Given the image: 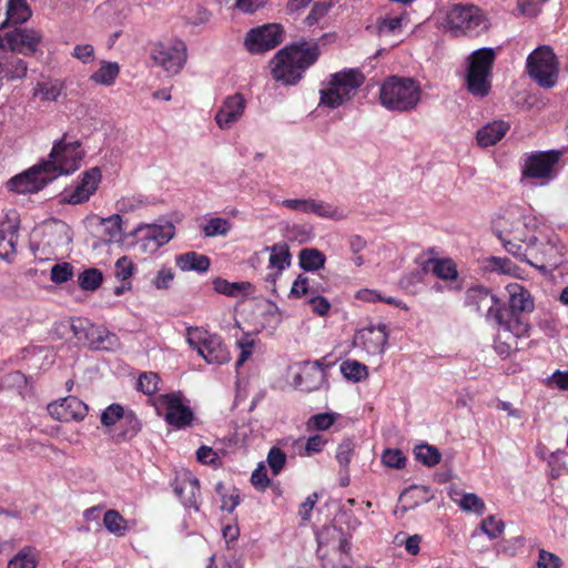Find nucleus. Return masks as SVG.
I'll return each instance as SVG.
<instances>
[{
    "mask_svg": "<svg viewBox=\"0 0 568 568\" xmlns=\"http://www.w3.org/2000/svg\"><path fill=\"white\" fill-rule=\"evenodd\" d=\"M42 39V33L32 28H14L6 32L7 50L22 55L36 54Z\"/></svg>",
    "mask_w": 568,
    "mask_h": 568,
    "instance_id": "2eb2a0df",
    "label": "nucleus"
},
{
    "mask_svg": "<svg viewBox=\"0 0 568 568\" xmlns=\"http://www.w3.org/2000/svg\"><path fill=\"white\" fill-rule=\"evenodd\" d=\"M148 201L142 195L124 196L116 202L118 210L122 213H131L144 207Z\"/></svg>",
    "mask_w": 568,
    "mask_h": 568,
    "instance_id": "052dcab7",
    "label": "nucleus"
},
{
    "mask_svg": "<svg viewBox=\"0 0 568 568\" xmlns=\"http://www.w3.org/2000/svg\"><path fill=\"white\" fill-rule=\"evenodd\" d=\"M364 79L357 69H344L329 74L320 90V104L337 109L355 97Z\"/></svg>",
    "mask_w": 568,
    "mask_h": 568,
    "instance_id": "7ed1b4c3",
    "label": "nucleus"
},
{
    "mask_svg": "<svg viewBox=\"0 0 568 568\" xmlns=\"http://www.w3.org/2000/svg\"><path fill=\"white\" fill-rule=\"evenodd\" d=\"M51 181H53L52 178L42 169V164L40 163L24 173L13 176L9 181V186L17 193H36Z\"/></svg>",
    "mask_w": 568,
    "mask_h": 568,
    "instance_id": "412c9836",
    "label": "nucleus"
},
{
    "mask_svg": "<svg viewBox=\"0 0 568 568\" xmlns=\"http://www.w3.org/2000/svg\"><path fill=\"white\" fill-rule=\"evenodd\" d=\"M103 525L110 534L116 537H123L130 530L129 520L114 509L104 513Z\"/></svg>",
    "mask_w": 568,
    "mask_h": 568,
    "instance_id": "e433bc0d",
    "label": "nucleus"
},
{
    "mask_svg": "<svg viewBox=\"0 0 568 568\" xmlns=\"http://www.w3.org/2000/svg\"><path fill=\"white\" fill-rule=\"evenodd\" d=\"M384 466L394 469H403L406 466L407 458L400 449L387 448L381 456Z\"/></svg>",
    "mask_w": 568,
    "mask_h": 568,
    "instance_id": "603ef678",
    "label": "nucleus"
},
{
    "mask_svg": "<svg viewBox=\"0 0 568 568\" xmlns=\"http://www.w3.org/2000/svg\"><path fill=\"white\" fill-rule=\"evenodd\" d=\"M565 453L562 450H557L549 454L547 462L549 467V476L551 478H558L565 470V462H564Z\"/></svg>",
    "mask_w": 568,
    "mask_h": 568,
    "instance_id": "338daca9",
    "label": "nucleus"
},
{
    "mask_svg": "<svg viewBox=\"0 0 568 568\" xmlns=\"http://www.w3.org/2000/svg\"><path fill=\"white\" fill-rule=\"evenodd\" d=\"M414 453L416 459L428 467L437 465L442 457L439 450L435 446L428 444L417 445Z\"/></svg>",
    "mask_w": 568,
    "mask_h": 568,
    "instance_id": "a18cd8bd",
    "label": "nucleus"
},
{
    "mask_svg": "<svg viewBox=\"0 0 568 568\" xmlns=\"http://www.w3.org/2000/svg\"><path fill=\"white\" fill-rule=\"evenodd\" d=\"M89 407L75 396H67L48 405L49 414L60 422H81L88 415Z\"/></svg>",
    "mask_w": 568,
    "mask_h": 568,
    "instance_id": "aec40b11",
    "label": "nucleus"
},
{
    "mask_svg": "<svg viewBox=\"0 0 568 568\" xmlns=\"http://www.w3.org/2000/svg\"><path fill=\"white\" fill-rule=\"evenodd\" d=\"M251 484L261 491H265L270 487L271 480L267 476V469L263 462L258 463L251 475Z\"/></svg>",
    "mask_w": 568,
    "mask_h": 568,
    "instance_id": "e2e57ef3",
    "label": "nucleus"
},
{
    "mask_svg": "<svg viewBox=\"0 0 568 568\" xmlns=\"http://www.w3.org/2000/svg\"><path fill=\"white\" fill-rule=\"evenodd\" d=\"M73 336L81 343L94 349H112L118 345V337L105 327L95 325L87 318H75L71 322Z\"/></svg>",
    "mask_w": 568,
    "mask_h": 568,
    "instance_id": "ddd939ff",
    "label": "nucleus"
},
{
    "mask_svg": "<svg viewBox=\"0 0 568 568\" xmlns=\"http://www.w3.org/2000/svg\"><path fill=\"white\" fill-rule=\"evenodd\" d=\"M486 271L497 272L500 274H513L516 266L507 257L490 256L486 258L485 265Z\"/></svg>",
    "mask_w": 568,
    "mask_h": 568,
    "instance_id": "864d4df0",
    "label": "nucleus"
},
{
    "mask_svg": "<svg viewBox=\"0 0 568 568\" xmlns=\"http://www.w3.org/2000/svg\"><path fill=\"white\" fill-rule=\"evenodd\" d=\"M559 152L537 151L526 155L521 165V181L534 180L536 186L549 184L556 176Z\"/></svg>",
    "mask_w": 568,
    "mask_h": 568,
    "instance_id": "1a4fd4ad",
    "label": "nucleus"
},
{
    "mask_svg": "<svg viewBox=\"0 0 568 568\" xmlns=\"http://www.w3.org/2000/svg\"><path fill=\"white\" fill-rule=\"evenodd\" d=\"M443 28L453 36H478L488 29L484 11L470 3H457L447 9L442 21Z\"/></svg>",
    "mask_w": 568,
    "mask_h": 568,
    "instance_id": "20e7f679",
    "label": "nucleus"
},
{
    "mask_svg": "<svg viewBox=\"0 0 568 568\" xmlns=\"http://www.w3.org/2000/svg\"><path fill=\"white\" fill-rule=\"evenodd\" d=\"M264 251L270 253L267 268L272 271L266 275L265 280L274 284L283 271L291 265L290 248L285 243H276L272 246H266Z\"/></svg>",
    "mask_w": 568,
    "mask_h": 568,
    "instance_id": "393cba45",
    "label": "nucleus"
},
{
    "mask_svg": "<svg viewBox=\"0 0 568 568\" xmlns=\"http://www.w3.org/2000/svg\"><path fill=\"white\" fill-rule=\"evenodd\" d=\"M73 276V267L67 262L57 263L51 267L50 280L55 284L68 282Z\"/></svg>",
    "mask_w": 568,
    "mask_h": 568,
    "instance_id": "680f3d73",
    "label": "nucleus"
},
{
    "mask_svg": "<svg viewBox=\"0 0 568 568\" xmlns=\"http://www.w3.org/2000/svg\"><path fill=\"white\" fill-rule=\"evenodd\" d=\"M100 232L105 242H121L123 235L122 217L119 214H113L109 217L101 219Z\"/></svg>",
    "mask_w": 568,
    "mask_h": 568,
    "instance_id": "473e14b6",
    "label": "nucleus"
},
{
    "mask_svg": "<svg viewBox=\"0 0 568 568\" xmlns=\"http://www.w3.org/2000/svg\"><path fill=\"white\" fill-rule=\"evenodd\" d=\"M7 18L0 24V29L11 24H22L31 17V9L26 0H9L7 4Z\"/></svg>",
    "mask_w": 568,
    "mask_h": 568,
    "instance_id": "c756f323",
    "label": "nucleus"
},
{
    "mask_svg": "<svg viewBox=\"0 0 568 568\" xmlns=\"http://www.w3.org/2000/svg\"><path fill=\"white\" fill-rule=\"evenodd\" d=\"M325 381V371L318 362H305L294 378V384L305 392L318 389Z\"/></svg>",
    "mask_w": 568,
    "mask_h": 568,
    "instance_id": "b1692460",
    "label": "nucleus"
},
{
    "mask_svg": "<svg viewBox=\"0 0 568 568\" xmlns=\"http://www.w3.org/2000/svg\"><path fill=\"white\" fill-rule=\"evenodd\" d=\"M247 100L244 94L235 92L223 98L216 109L214 122L222 131L231 130L245 114Z\"/></svg>",
    "mask_w": 568,
    "mask_h": 568,
    "instance_id": "4468645a",
    "label": "nucleus"
},
{
    "mask_svg": "<svg viewBox=\"0 0 568 568\" xmlns=\"http://www.w3.org/2000/svg\"><path fill=\"white\" fill-rule=\"evenodd\" d=\"M266 463L273 476H277L285 468L287 463V456L283 449L273 446L267 453Z\"/></svg>",
    "mask_w": 568,
    "mask_h": 568,
    "instance_id": "09e8293b",
    "label": "nucleus"
},
{
    "mask_svg": "<svg viewBox=\"0 0 568 568\" xmlns=\"http://www.w3.org/2000/svg\"><path fill=\"white\" fill-rule=\"evenodd\" d=\"M479 528L490 540H494L504 534L505 523L495 516H488L480 523Z\"/></svg>",
    "mask_w": 568,
    "mask_h": 568,
    "instance_id": "3c124183",
    "label": "nucleus"
},
{
    "mask_svg": "<svg viewBox=\"0 0 568 568\" xmlns=\"http://www.w3.org/2000/svg\"><path fill=\"white\" fill-rule=\"evenodd\" d=\"M28 62L14 53L6 54L0 59V80L18 81L27 77Z\"/></svg>",
    "mask_w": 568,
    "mask_h": 568,
    "instance_id": "c85d7f7f",
    "label": "nucleus"
},
{
    "mask_svg": "<svg viewBox=\"0 0 568 568\" xmlns=\"http://www.w3.org/2000/svg\"><path fill=\"white\" fill-rule=\"evenodd\" d=\"M313 215L332 221H342L347 217V212L341 206L316 199Z\"/></svg>",
    "mask_w": 568,
    "mask_h": 568,
    "instance_id": "ea45409f",
    "label": "nucleus"
},
{
    "mask_svg": "<svg viewBox=\"0 0 568 568\" xmlns=\"http://www.w3.org/2000/svg\"><path fill=\"white\" fill-rule=\"evenodd\" d=\"M185 338L190 347L211 365H223L231 361V354L222 338L203 327H187Z\"/></svg>",
    "mask_w": 568,
    "mask_h": 568,
    "instance_id": "0eeeda50",
    "label": "nucleus"
},
{
    "mask_svg": "<svg viewBox=\"0 0 568 568\" xmlns=\"http://www.w3.org/2000/svg\"><path fill=\"white\" fill-rule=\"evenodd\" d=\"M175 277V273L171 266L162 265L154 277L151 280V286L155 290H168Z\"/></svg>",
    "mask_w": 568,
    "mask_h": 568,
    "instance_id": "5fc2aeb1",
    "label": "nucleus"
},
{
    "mask_svg": "<svg viewBox=\"0 0 568 568\" xmlns=\"http://www.w3.org/2000/svg\"><path fill=\"white\" fill-rule=\"evenodd\" d=\"M123 430L120 434L124 439L134 437L141 430V422L131 409H126L122 418Z\"/></svg>",
    "mask_w": 568,
    "mask_h": 568,
    "instance_id": "6e6d98bb",
    "label": "nucleus"
},
{
    "mask_svg": "<svg viewBox=\"0 0 568 568\" xmlns=\"http://www.w3.org/2000/svg\"><path fill=\"white\" fill-rule=\"evenodd\" d=\"M62 92V84L58 81L38 83L33 95L44 101H57Z\"/></svg>",
    "mask_w": 568,
    "mask_h": 568,
    "instance_id": "de8ad7c7",
    "label": "nucleus"
},
{
    "mask_svg": "<svg viewBox=\"0 0 568 568\" xmlns=\"http://www.w3.org/2000/svg\"><path fill=\"white\" fill-rule=\"evenodd\" d=\"M432 272L440 280L453 281L458 276L456 263L452 258H429Z\"/></svg>",
    "mask_w": 568,
    "mask_h": 568,
    "instance_id": "58836bf2",
    "label": "nucleus"
},
{
    "mask_svg": "<svg viewBox=\"0 0 568 568\" xmlns=\"http://www.w3.org/2000/svg\"><path fill=\"white\" fill-rule=\"evenodd\" d=\"M509 295V305L514 311L526 312L534 307L532 300L527 290L518 283H510L506 286Z\"/></svg>",
    "mask_w": 568,
    "mask_h": 568,
    "instance_id": "2f4dec72",
    "label": "nucleus"
},
{
    "mask_svg": "<svg viewBox=\"0 0 568 568\" xmlns=\"http://www.w3.org/2000/svg\"><path fill=\"white\" fill-rule=\"evenodd\" d=\"M175 234L172 222L160 220L156 223H140L132 231L135 236V246L145 254H154L160 247L168 244Z\"/></svg>",
    "mask_w": 568,
    "mask_h": 568,
    "instance_id": "9b49d317",
    "label": "nucleus"
},
{
    "mask_svg": "<svg viewBox=\"0 0 568 568\" xmlns=\"http://www.w3.org/2000/svg\"><path fill=\"white\" fill-rule=\"evenodd\" d=\"M545 384L549 388L568 392V371L556 369L545 379Z\"/></svg>",
    "mask_w": 568,
    "mask_h": 568,
    "instance_id": "69168bd1",
    "label": "nucleus"
},
{
    "mask_svg": "<svg viewBox=\"0 0 568 568\" xmlns=\"http://www.w3.org/2000/svg\"><path fill=\"white\" fill-rule=\"evenodd\" d=\"M339 417L334 412L315 414L308 418L306 426L310 430H327Z\"/></svg>",
    "mask_w": 568,
    "mask_h": 568,
    "instance_id": "49530a36",
    "label": "nucleus"
},
{
    "mask_svg": "<svg viewBox=\"0 0 568 568\" xmlns=\"http://www.w3.org/2000/svg\"><path fill=\"white\" fill-rule=\"evenodd\" d=\"M176 266L183 272L195 271L205 273L210 267V258L196 252H187L175 257Z\"/></svg>",
    "mask_w": 568,
    "mask_h": 568,
    "instance_id": "7c9ffc66",
    "label": "nucleus"
},
{
    "mask_svg": "<svg viewBox=\"0 0 568 568\" xmlns=\"http://www.w3.org/2000/svg\"><path fill=\"white\" fill-rule=\"evenodd\" d=\"M326 256L323 252L314 247L302 248L298 254L301 268L306 272L322 270L325 265Z\"/></svg>",
    "mask_w": 568,
    "mask_h": 568,
    "instance_id": "72a5a7b5",
    "label": "nucleus"
},
{
    "mask_svg": "<svg viewBox=\"0 0 568 568\" xmlns=\"http://www.w3.org/2000/svg\"><path fill=\"white\" fill-rule=\"evenodd\" d=\"M510 130V123L504 120H494L483 125L476 133L477 144L489 148L501 141Z\"/></svg>",
    "mask_w": 568,
    "mask_h": 568,
    "instance_id": "bb28decb",
    "label": "nucleus"
},
{
    "mask_svg": "<svg viewBox=\"0 0 568 568\" xmlns=\"http://www.w3.org/2000/svg\"><path fill=\"white\" fill-rule=\"evenodd\" d=\"M495 320L498 325L495 349L499 355L507 357L516 346V338L519 335L520 324L515 318L504 321L500 312L498 311L496 312Z\"/></svg>",
    "mask_w": 568,
    "mask_h": 568,
    "instance_id": "4be33fe9",
    "label": "nucleus"
},
{
    "mask_svg": "<svg viewBox=\"0 0 568 568\" xmlns=\"http://www.w3.org/2000/svg\"><path fill=\"white\" fill-rule=\"evenodd\" d=\"M39 551L31 546L21 548L9 561L7 568H37Z\"/></svg>",
    "mask_w": 568,
    "mask_h": 568,
    "instance_id": "4c0bfd02",
    "label": "nucleus"
},
{
    "mask_svg": "<svg viewBox=\"0 0 568 568\" xmlns=\"http://www.w3.org/2000/svg\"><path fill=\"white\" fill-rule=\"evenodd\" d=\"M529 77L542 89H551L558 82L559 64L549 45L536 48L526 60Z\"/></svg>",
    "mask_w": 568,
    "mask_h": 568,
    "instance_id": "6e6552de",
    "label": "nucleus"
},
{
    "mask_svg": "<svg viewBox=\"0 0 568 568\" xmlns=\"http://www.w3.org/2000/svg\"><path fill=\"white\" fill-rule=\"evenodd\" d=\"M343 376L355 383L364 381L368 376V368L366 365L355 361L346 359L339 366Z\"/></svg>",
    "mask_w": 568,
    "mask_h": 568,
    "instance_id": "37998d69",
    "label": "nucleus"
},
{
    "mask_svg": "<svg viewBox=\"0 0 568 568\" xmlns=\"http://www.w3.org/2000/svg\"><path fill=\"white\" fill-rule=\"evenodd\" d=\"M427 489L424 486H412L405 489L400 497L399 503L404 511L416 507L420 501H426Z\"/></svg>",
    "mask_w": 568,
    "mask_h": 568,
    "instance_id": "79ce46f5",
    "label": "nucleus"
},
{
    "mask_svg": "<svg viewBox=\"0 0 568 568\" xmlns=\"http://www.w3.org/2000/svg\"><path fill=\"white\" fill-rule=\"evenodd\" d=\"M283 30L280 24H265L251 30L245 37V47L251 53H262L274 49L282 41Z\"/></svg>",
    "mask_w": 568,
    "mask_h": 568,
    "instance_id": "dca6fc26",
    "label": "nucleus"
},
{
    "mask_svg": "<svg viewBox=\"0 0 568 568\" xmlns=\"http://www.w3.org/2000/svg\"><path fill=\"white\" fill-rule=\"evenodd\" d=\"M124 407L120 404H111L101 413V424L105 427L115 425L118 422L122 423L125 414Z\"/></svg>",
    "mask_w": 568,
    "mask_h": 568,
    "instance_id": "13d9d810",
    "label": "nucleus"
},
{
    "mask_svg": "<svg viewBox=\"0 0 568 568\" xmlns=\"http://www.w3.org/2000/svg\"><path fill=\"white\" fill-rule=\"evenodd\" d=\"M175 495L186 508L199 509L200 484L199 479L190 473H183L172 484Z\"/></svg>",
    "mask_w": 568,
    "mask_h": 568,
    "instance_id": "5701e85b",
    "label": "nucleus"
},
{
    "mask_svg": "<svg viewBox=\"0 0 568 568\" xmlns=\"http://www.w3.org/2000/svg\"><path fill=\"white\" fill-rule=\"evenodd\" d=\"M102 278V273L99 270L89 268L79 275L78 283L84 291H95L101 285Z\"/></svg>",
    "mask_w": 568,
    "mask_h": 568,
    "instance_id": "8fccbe9b",
    "label": "nucleus"
},
{
    "mask_svg": "<svg viewBox=\"0 0 568 568\" xmlns=\"http://www.w3.org/2000/svg\"><path fill=\"white\" fill-rule=\"evenodd\" d=\"M244 282H229L224 278L217 277L213 281L215 292L226 296H237L245 287Z\"/></svg>",
    "mask_w": 568,
    "mask_h": 568,
    "instance_id": "4d7b16f0",
    "label": "nucleus"
},
{
    "mask_svg": "<svg viewBox=\"0 0 568 568\" xmlns=\"http://www.w3.org/2000/svg\"><path fill=\"white\" fill-rule=\"evenodd\" d=\"M84 152L79 141L68 142L65 138H62L54 142L48 160L41 164L42 169L54 180L75 172L80 168Z\"/></svg>",
    "mask_w": 568,
    "mask_h": 568,
    "instance_id": "39448f33",
    "label": "nucleus"
},
{
    "mask_svg": "<svg viewBox=\"0 0 568 568\" xmlns=\"http://www.w3.org/2000/svg\"><path fill=\"white\" fill-rule=\"evenodd\" d=\"M510 236H504L503 233L498 234L505 250L521 261H526L532 266H538L532 260L529 258V253L536 246L538 239L535 234H525L523 230L515 227L509 232Z\"/></svg>",
    "mask_w": 568,
    "mask_h": 568,
    "instance_id": "6ab92c4d",
    "label": "nucleus"
},
{
    "mask_svg": "<svg viewBox=\"0 0 568 568\" xmlns=\"http://www.w3.org/2000/svg\"><path fill=\"white\" fill-rule=\"evenodd\" d=\"M422 84L410 77H387L379 87V102L392 112H410L422 102Z\"/></svg>",
    "mask_w": 568,
    "mask_h": 568,
    "instance_id": "f03ea898",
    "label": "nucleus"
},
{
    "mask_svg": "<svg viewBox=\"0 0 568 568\" xmlns=\"http://www.w3.org/2000/svg\"><path fill=\"white\" fill-rule=\"evenodd\" d=\"M458 507L466 513L483 515L486 509L484 500L474 493H463L459 499H454Z\"/></svg>",
    "mask_w": 568,
    "mask_h": 568,
    "instance_id": "c03bdc74",
    "label": "nucleus"
},
{
    "mask_svg": "<svg viewBox=\"0 0 568 568\" xmlns=\"http://www.w3.org/2000/svg\"><path fill=\"white\" fill-rule=\"evenodd\" d=\"M120 74V65L118 62L102 61L97 71L90 75V80L97 84L110 87L114 84Z\"/></svg>",
    "mask_w": 568,
    "mask_h": 568,
    "instance_id": "f704fd0d",
    "label": "nucleus"
},
{
    "mask_svg": "<svg viewBox=\"0 0 568 568\" xmlns=\"http://www.w3.org/2000/svg\"><path fill=\"white\" fill-rule=\"evenodd\" d=\"M151 59L165 72L178 74L187 59L186 45L179 39L160 41L153 45Z\"/></svg>",
    "mask_w": 568,
    "mask_h": 568,
    "instance_id": "f8f14e48",
    "label": "nucleus"
},
{
    "mask_svg": "<svg viewBox=\"0 0 568 568\" xmlns=\"http://www.w3.org/2000/svg\"><path fill=\"white\" fill-rule=\"evenodd\" d=\"M354 453V444L351 440H343L336 450V460L342 468H347Z\"/></svg>",
    "mask_w": 568,
    "mask_h": 568,
    "instance_id": "774afa93",
    "label": "nucleus"
},
{
    "mask_svg": "<svg viewBox=\"0 0 568 568\" xmlns=\"http://www.w3.org/2000/svg\"><path fill=\"white\" fill-rule=\"evenodd\" d=\"M388 341L387 325L378 323L368 325L355 334L354 344L365 351L368 355H381L385 351Z\"/></svg>",
    "mask_w": 568,
    "mask_h": 568,
    "instance_id": "a211bd4d",
    "label": "nucleus"
},
{
    "mask_svg": "<svg viewBox=\"0 0 568 568\" xmlns=\"http://www.w3.org/2000/svg\"><path fill=\"white\" fill-rule=\"evenodd\" d=\"M231 229V221L224 217H211L201 225V230L206 237L226 236Z\"/></svg>",
    "mask_w": 568,
    "mask_h": 568,
    "instance_id": "a19ab883",
    "label": "nucleus"
},
{
    "mask_svg": "<svg viewBox=\"0 0 568 568\" xmlns=\"http://www.w3.org/2000/svg\"><path fill=\"white\" fill-rule=\"evenodd\" d=\"M155 409L175 429L191 427L194 413L189 400L180 392L162 394L155 399Z\"/></svg>",
    "mask_w": 568,
    "mask_h": 568,
    "instance_id": "9d476101",
    "label": "nucleus"
},
{
    "mask_svg": "<svg viewBox=\"0 0 568 568\" xmlns=\"http://www.w3.org/2000/svg\"><path fill=\"white\" fill-rule=\"evenodd\" d=\"M18 231L11 226L0 227V258L10 262L16 255Z\"/></svg>",
    "mask_w": 568,
    "mask_h": 568,
    "instance_id": "c9c22d12",
    "label": "nucleus"
},
{
    "mask_svg": "<svg viewBox=\"0 0 568 568\" xmlns=\"http://www.w3.org/2000/svg\"><path fill=\"white\" fill-rule=\"evenodd\" d=\"M465 303L468 306L475 308V311L480 312L483 308H487L488 315H496L498 310H495V306L498 304L497 297L491 294L484 286H473L467 290Z\"/></svg>",
    "mask_w": 568,
    "mask_h": 568,
    "instance_id": "cd10ccee",
    "label": "nucleus"
},
{
    "mask_svg": "<svg viewBox=\"0 0 568 568\" xmlns=\"http://www.w3.org/2000/svg\"><path fill=\"white\" fill-rule=\"evenodd\" d=\"M160 377L153 372L143 373L140 375L138 386L141 392L152 395L159 389Z\"/></svg>",
    "mask_w": 568,
    "mask_h": 568,
    "instance_id": "0e129e2a",
    "label": "nucleus"
},
{
    "mask_svg": "<svg viewBox=\"0 0 568 568\" xmlns=\"http://www.w3.org/2000/svg\"><path fill=\"white\" fill-rule=\"evenodd\" d=\"M495 59V50L487 47L480 48L469 55L466 83L468 91L474 97L484 98L489 93Z\"/></svg>",
    "mask_w": 568,
    "mask_h": 568,
    "instance_id": "423d86ee",
    "label": "nucleus"
},
{
    "mask_svg": "<svg viewBox=\"0 0 568 568\" xmlns=\"http://www.w3.org/2000/svg\"><path fill=\"white\" fill-rule=\"evenodd\" d=\"M316 42L301 41L281 49L271 60L272 78L283 85H295L320 58Z\"/></svg>",
    "mask_w": 568,
    "mask_h": 568,
    "instance_id": "f257e3e1",
    "label": "nucleus"
},
{
    "mask_svg": "<svg viewBox=\"0 0 568 568\" xmlns=\"http://www.w3.org/2000/svg\"><path fill=\"white\" fill-rule=\"evenodd\" d=\"M101 171L99 168H92L82 173L80 181L61 193L62 202L68 204H81L87 202L97 191L101 182Z\"/></svg>",
    "mask_w": 568,
    "mask_h": 568,
    "instance_id": "f3484780",
    "label": "nucleus"
},
{
    "mask_svg": "<svg viewBox=\"0 0 568 568\" xmlns=\"http://www.w3.org/2000/svg\"><path fill=\"white\" fill-rule=\"evenodd\" d=\"M529 255L536 260L534 261L538 264L536 267L540 270L557 267L562 262L561 248L558 246L557 239H549L541 248L537 250L534 246Z\"/></svg>",
    "mask_w": 568,
    "mask_h": 568,
    "instance_id": "a878e982",
    "label": "nucleus"
},
{
    "mask_svg": "<svg viewBox=\"0 0 568 568\" xmlns=\"http://www.w3.org/2000/svg\"><path fill=\"white\" fill-rule=\"evenodd\" d=\"M196 459L203 465L219 468L222 466V460L219 454L210 446L202 445L196 450Z\"/></svg>",
    "mask_w": 568,
    "mask_h": 568,
    "instance_id": "bf43d9fd",
    "label": "nucleus"
}]
</instances>
